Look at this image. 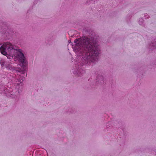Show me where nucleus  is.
I'll list each match as a JSON object with an SVG mask.
<instances>
[{"instance_id":"obj_1","label":"nucleus","mask_w":156,"mask_h":156,"mask_svg":"<svg viewBox=\"0 0 156 156\" xmlns=\"http://www.w3.org/2000/svg\"><path fill=\"white\" fill-rule=\"evenodd\" d=\"M77 60L73 66L76 76H81L85 73V67L97 62L101 53L100 46L93 37L83 36L74 41Z\"/></svg>"},{"instance_id":"obj_2","label":"nucleus","mask_w":156,"mask_h":156,"mask_svg":"<svg viewBox=\"0 0 156 156\" xmlns=\"http://www.w3.org/2000/svg\"><path fill=\"white\" fill-rule=\"evenodd\" d=\"M0 52L8 58L12 57L16 59V60H17L20 62V65L22 68L21 69L13 66L7 62L5 66L7 70L13 72L20 73L22 74H25L27 63L21 49H15V46L11 43L6 42L0 47Z\"/></svg>"},{"instance_id":"obj_3","label":"nucleus","mask_w":156,"mask_h":156,"mask_svg":"<svg viewBox=\"0 0 156 156\" xmlns=\"http://www.w3.org/2000/svg\"><path fill=\"white\" fill-rule=\"evenodd\" d=\"M1 90L3 91L6 96L8 97H10L12 98H15L19 95V92L16 89H13L12 87H7L3 86L1 88Z\"/></svg>"},{"instance_id":"obj_4","label":"nucleus","mask_w":156,"mask_h":156,"mask_svg":"<svg viewBox=\"0 0 156 156\" xmlns=\"http://www.w3.org/2000/svg\"><path fill=\"white\" fill-rule=\"evenodd\" d=\"M98 76L96 77V84L102 85L105 80V78L104 77L103 75H104V72L102 70H100L97 72Z\"/></svg>"},{"instance_id":"obj_5","label":"nucleus","mask_w":156,"mask_h":156,"mask_svg":"<svg viewBox=\"0 0 156 156\" xmlns=\"http://www.w3.org/2000/svg\"><path fill=\"white\" fill-rule=\"evenodd\" d=\"M2 30V32L7 37L11 36L12 34V31L10 29H9L8 27L5 26L4 27L3 26L1 28Z\"/></svg>"},{"instance_id":"obj_6","label":"nucleus","mask_w":156,"mask_h":156,"mask_svg":"<svg viewBox=\"0 0 156 156\" xmlns=\"http://www.w3.org/2000/svg\"><path fill=\"white\" fill-rule=\"evenodd\" d=\"M24 78V76L20 75L16 76L14 80L15 84L17 86H22Z\"/></svg>"},{"instance_id":"obj_7","label":"nucleus","mask_w":156,"mask_h":156,"mask_svg":"<svg viewBox=\"0 0 156 156\" xmlns=\"http://www.w3.org/2000/svg\"><path fill=\"white\" fill-rule=\"evenodd\" d=\"M154 40V42H152L149 46L150 49L152 51L155 49L156 50V40Z\"/></svg>"},{"instance_id":"obj_8","label":"nucleus","mask_w":156,"mask_h":156,"mask_svg":"<svg viewBox=\"0 0 156 156\" xmlns=\"http://www.w3.org/2000/svg\"><path fill=\"white\" fill-rule=\"evenodd\" d=\"M75 109L73 108H69L66 110V113L68 114H71L74 113Z\"/></svg>"},{"instance_id":"obj_9","label":"nucleus","mask_w":156,"mask_h":156,"mask_svg":"<svg viewBox=\"0 0 156 156\" xmlns=\"http://www.w3.org/2000/svg\"><path fill=\"white\" fill-rule=\"evenodd\" d=\"M7 63V62H6L4 59L0 58V64L1 65L2 69H4L5 64Z\"/></svg>"},{"instance_id":"obj_10","label":"nucleus","mask_w":156,"mask_h":156,"mask_svg":"<svg viewBox=\"0 0 156 156\" xmlns=\"http://www.w3.org/2000/svg\"><path fill=\"white\" fill-rule=\"evenodd\" d=\"M85 4L87 5H88L92 3L93 4H95V2H96L98 0H86Z\"/></svg>"},{"instance_id":"obj_11","label":"nucleus","mask_w":156,"mask_h":156,"mask_svg":"<svg viewBox=\"0 0 156 156\" xmlns=\"http://www.w3.org/2000/svg\"><path fill=\"white\" fill-rule=\"evenodd\" d=\"M144 21V20L142 18H140L139 19L138 21V23L140 25L143 24V23Z\"/></svg>"},{"instance_id":"obj_12","label":"nucleus","mask_w":156,"mask_h":156,"mask_svg":"<svg viewBox=\"0 0 156 156\" xmlns=\"http://www.w3.org/2000/svg\"><path fill=\"white\" fill-rule=\"evenodd\" d=\"M110 122H109L107 123L106 126V128L108 129L109 127H110Z\"/></svg>"},{"instance_id":"obj_13","label":"nucleus","mask_w":156,"mask_h":156,"mask_svg":"<svg viewBox=\"0 0 156 156\" xmlns=\"http://www.w3.org/2000/svg\"><path fill=\"white\" fill-rule=\"evenodd\" d=\"M144 17H145V19L148 18L150 17V16H149V15L147 13H145L144 14Z\"/></svg>"},{"instance_id":"obj_14","label":"nucleus","mask_w":156,"mask_h":156,"mask_svg":"<svg viewBox=\"0 0 156 156\" xmlns=\"http://www.w3.org/2000/svg\"><path fill=\"white\" fill-rule=\"evenodd\" d=\"M68 42H69V43L70 44H73L72 42H71L70 41H69Z\"/></svg>"},{"instance_id":"obj_15","label":"nucleus","mask_w":156,"mask_h":156,"mask_svg":"<svg viewBox=\"0 0 156 156\" xmlns=\"http://www.w3.org/2000/svg\"><path fill=\"white\" fill-rule=\"evenodd\" d=\"M142 26L145 27V24H143Z\"/></svg>"}]
</instances>
